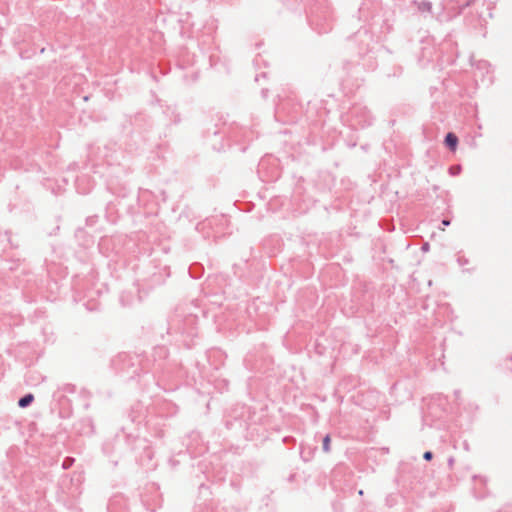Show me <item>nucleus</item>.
I'll return each mask as SVG.
<instances>
[{
	"label": "nucleus",
	"mask_w": 512,
	"mask_h": 512,
	"mask_svg": "<svg viewBox=\"0 0 512 512\" xmlns=\"http://www.w3.org/2000/svg\"><path fill=\"white\" fill-rule=\"evenodd\" d=\"M323 450L325 452H329L330 450V437L329 435H326L323 439Z\"/></svg>",
	"instance_id": "obj_3"
},
{
	"label": "nucleus",
	"mask_w": 512,
	"mask_h": 512,
	"mask_svg": "<svg viewBox=\"0 0 512 512\" xmlns=\"http://www.w3.org/2000/svg\"><path fill=\"white\" fill-rule=\"evenodd\" d=\"M427 247H428V244H425V245L423 246V249H424V250H426V249H427Z\"/></svg>",
	"instance_id": "obj_9"
},
{
	"label": "nucleus",
	"mask_w": 512,
	"mask_h": 512,
	"mask_svg": "<svg viewBox=\"0 0 512 512\" xmlns=\"http://www.w3.org/2000/svg\"><path fill=\"white\" fill-rule=\"evenodd\" d=\"M33 399L34 397L32 394H26L25 396L19 399L18 405L21 408H25L32 403Z\"/></svg>",
	"instance_id": "obj_2"
},
{
	"label": "nucleus",
	"mask_w": 512,
	"mask_h": 512,
	"mask_svg": "<svg viewBox=\"0 0 512 512\" xmlns=\"http://www.w3.org/2000/svg\"><path fill=\"white\" fill-rule=\"evenodd\" d=\"M432 457H433V454H432V452H430V451H426V452L423 454V458H424L425 460H427V461L431 460V459H432Z\"/></svg>",
	"instance_id": "obj_6"
},
{
	"label": "nucleus",
	"mask_w": 512,
	"mask_h": 512,
	"mask_svg": "<svg viewBox=\"0 0 512 512\" xmlns=\"http://www.w3.org/2000/svg\"><path fill=\"white\" fill-rule=\"evenodd\" d=\"M460 171H461V166H459V165L452 166L449 169L450 174L453 176L458 175L460 173Z\"/></svg>",
	"instance_id": "obj_4"
},
{
	"label": "nucleus",
	"mask_w": 512,
	"mask_h": 512,
	"mask_svg": "<svg viewBox=\"0 0 512 512\" xmlns=\"http://www.w3.org/2000/svg\"><path fill=\"white\" fill-rule=\"evenodd\" d=\"M442 224H443L444 226H449V225H450V221H449V220L444 219V220L442 221Z\"/></svg>",
	"instance_id": "obj_8"
},
{
	"label": "nucleus",
	"mask_w": 512,
	"mask_h": 512,
	"mask_svg": "<svg viewBox=\"0 0 512 512\" xmlns=\"http://www.w3.org/2000/svg\"><path fill=\"white\" fill-rule=\"evenodd\" d=\"M445 143L450 149L455 150L458 143V138L455 134L448 133L445 137Z\"/></svg>",
	"instance_id": "obj_1"
},
{
	"label": "nucleus",
	"mask_w": 512,
	"mask_h": 512,
	"mask_svg": "<svg viewBox=\"0 0 512 512\" xmlns=\"http://www.w3.org/2000/svg\"><path fill=\"white\" fill-rule=\"evenodd\" d=\"M419 9L422 11H430L431 10V3L430 2H422L419 6Z\"/></svg>",
	"instance_id": "obj_5"
},
{
	"label": "nucleus",
	"mask_w": 512,
	"mask_h": 512,
	"mask_svg": "<svg viewBox=\"0 0 512 512\" xmlns=\"http://www.w3.org/2000/svg\"><path fill=\"white\" fill-rule=\"evenodd\" d=\"M71 464H72V460H69V461H68V460H65V461L63 462V468H64V469H67V468H69V467L71 466Z\"/></svg>",
	"instance_id": "obj_7"
}]
</instances>
